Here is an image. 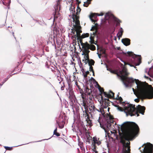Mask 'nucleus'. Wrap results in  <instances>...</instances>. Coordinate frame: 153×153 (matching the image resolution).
Masks as SVG:
<instances>
[{"mask_svg": "<svg viewBox=\"0 0 153 153\" xmlns=\"http://www.w3.org/2000/svg\"><path fill=\"white\" fill-rule=\"evenodd\" d=\"M110 71L111 73L116 74L118 76H120L126 87L132 86V84L135 81L136 88L135 89L132 88V90L134 94L138 98L143 99L146 98L151 99L153 98L152 87L151 86H148L146 83L142 82L138 79L126 76L128 75V74L125 67H123L122 69L117 71L110 70Z\"/></svg>", "mask_w": 153, "mask_h": 153, "instance_id": "1", "label": "nucleus"}, {"mask_svg": "<svg viewBox=\"0 0 153 153\" xmlns=\"http://www.w3.org/2000/svg\"><path fill=\"white\" fill-rule=\"evenodd\" d=\"M118 127L122 131H126L124 138L121 139L120 141L123 145L122 153H130L129 140H132L137 134L139 130V127L135 123L126 122L119 125Z\"/></svg>", "mask_w": 153, "mask_h": 153, "instance_id": "2", "label": "nucleus"}, {"mask_svg": "<svg viewBox=\"0 0 153 153\" xmlns=\"http://www.w3.org/2000/svg\"><path fill=\"white\" fill-rule=\"evenodd\" d=\"M116 98L118 99L120 102L121 103L124 108V112L126 114L127 116L130 115L132 116L137 115V116L138 117L139 116L138 113L143 115L144 114L145 110V107L138 105L136 108L134 105H133L129 103L123 102L122 98L119 97L118 95Z\"/></svg>", "mask_w": 153, "mask_h": 153, "instance_id": "3", "label": "nucleus"}, {"mask_svg": "<svg viewBox=\"0 0 153 153\" xmlns=\"http://www.w3.org/2000/svg\"><path fill=\"white\" fill-rule=\"evenodd\" d=\"M103 110L102 109L100 110V112H101L102 116L101 118H100V117H98V122L100 123L101 127L104 130L106 133H109V132L110 131L111 134L115 135L114 131H112L111 129V128L113 129L114 128H115L114 125L113 118L111 115L103 114L104 113V112H103Z\"/></svg>", "mask_w": 153, "mask_h": 153, "instance_id": "4", "label": "nucleus"}, {"mask_svg": "<svg viewBox=\"0 0 153 153\" xmlns=\"http://www.w3.org/2000/svg\"><path fill=\"white\" fill-rule=\"evenodd\" d=\"M70 7V10L73 19L74 24L73 23V28L75 29L76 34L73 36L72 37L75 39H78L80 37V33L82 32L80 30L81 27L80 25L79 22V16L78 15L81 11V9L79 7L78 5L77 6V9L76 12L75 10V7L73 5H72Z\"/></svg>", "mask_w": 153, "mask_h": 153, "instance_id": "5", "label": "nucleus"}, {"mask_svg": "<svg viewBox=\"0 0 153 153\" xmlns=\"http://www.w3.org/2000/svg\"><path fill=\"white\" fill-rule=\"evenodd\" d=\"M123 54L128 57V61L133 64H136V65H139L140 63L141 57L139 55H137L131 52H128L127 53L122 52Z\"/></svg>", "mask_w": 153, "mask_h": 153, "instance_id": "6", "label": "nucleus"}, {"mask_svg": "<svg viewBox=\"0 0 153 153\" xmlns=\"http://www.w3.org/2000/svg\"><path fill=\"white\" fill-rule=\"evenodd\" d=\"M95 81L97 84V87L98 88L100 91L101 92V93L103 94L105 97L107 98H105V100H107V101H108V98H112L114 97V93H113L112 91H110L108 93L106 92H105L103 88H102L99 85L97 82L95 80Z\"/></svg>", "mask_w": 153, "mask_h": 153, "instance_id": "7", "label": "nucleus"}, {"mask_svg": "<svg viewBox=\"0 0 153 153\" xmlns=\"http://www.w3.org/2000/svg\"><path fill=\"white\" fill-rule=\"evenodd\" d=\"M83 105L85 109V111H83V117H85V120L87 122V125L91 126H92V123L91 121L90 120L88 115L86 111V109H88L87 107L85 105V104L84 103H83Z\"/></svg>", "mask_w": 153, "mask_h": 153, "instance_id": "8", "label": "nucleus"}, {"mask_svg": "<svg viewBox=\"0 0 153 153\" xmlns=\"http://www.w3.org/2000/svg\"><path fill=\"white\" fill-rule=\"evenodd\" d=\"M76 123V126L77 129H78L80 132L81 134H84L86 132V129L85 125H84L83 122L80 120H77Z\"/></svg>", "mask_w": 153, "mask_h": 153, "instance_id": "9", "label": "nucleus"}, {"mask_svg": "<svg viewBox=\"0 0 153 153\" xmlns=\"http://www.w3.org/2000/svg\"><path fill=\"white\" fill-rule=\"evenodd\" d=\"M89 113L91 114L92 117H93V115L98 114V116L100 115V114L99 113V111L95 107L94 104H91L89 105Z\"/></svg>", "mask_w": 153, "mask_h": 153, "instance_id": "10", "label": "nucleus"}, {"mask_svg": "<svg viewBox=\"0 0 153 153\" xmlns=\"http://www.w3.org/2000/svg\"><path fill=\"white\" fill-rule=\"evenodd\" d=\"M59 33V29L56 28H54L53 32H51L49 35V40L50 41L54 40V39L56 37L57 35Z\"/></svg>", "mask_w": 153, "mask_h": 153, "instance_id": "11", "label": "nucleus"}, {"mask_svg": "<svg viewBox=\"0 0 153 153\" xmlns=\"http://www.w3.org/2000/svg\"><path fill=\"white\" fill-rule=\"evenodd\" d=\"M61 0H57V3L56 6L55 7V11L53 13L54 15V20H55L56 19L58 18L59 17L60 18V15L59 13V11L60 10V7L59 6V2Z\"/></svg>", "mask_w": 153, "mask_h": 153, "instance_id": "12", "label": "nucleus"}, {"mask_svg": "<svg viewBox=\"0 0 153 153\" xmlns=\"http://www.w3.org/2000/svg\"><path fill=\"white\" fill-rule=\"evenodd\" d=\"M81 44L82 46V47L83 48H85V51L83 52V53L82 54V55H84L85 58V59L86 60L88 61L89 60L88 53L89 51L87 49L89 45L88 44H87L86 45L82 43H81Z\"/></svg>", "mask_w": 153, "mask_h": 153, "instance_id": "13", "label": "nucleus"}, {"mask_svg": "<svg viewBox=\"0 0 153 153\" xmlns=\"http://www.w3.org/2000/svg\"><path fill=\"white\" fill-rule=\"evenodd\" d=\"M153 146L150 143H147L143 149V153H152Z\"/></svg>", "mask_w": 153, "mask_h": 153, "instance_id": "14", "label": "nucleus"}, {"mask_svg": "<svg viewBox=\"0 0 153 153\" xmlns=\"http://www.w3.org/2000/svg\"><path fill=\"white\" fill-rule=\"evenodd\" d=\"M69 98L70 100V104L71 105L72 108L74 111V108H75L74 104V96L73 95H70L69 97ZM75 108L76 109H78V107H75Z\"/></svg>", "mask_w": 153, "mask_h": 153, "instance_id": "15", "label": "nucleus"}, {"mask_svg": "<svg viewBox=\"0 0 153 153\" xmlns=\"http://www.w3.org/2000/svg\"><path fill=\"white\" fill-rule=\"evenodd\" d=\"M122 42L126 46L129 45L130 44V40L128 38H124L122 39Z\"/></svg>", "mask_w": 153, "mask_h": 153, "instance_id": "16", "label": "nucleus"}, {"mask_svg": "<svg viewBox=\"0 0 153 153\" xmlns=\"http://www.w3.org/2000/svg\"><path fill=\"white\" fill-rule=\"evenodd\" d=\"M97 13H91L89 16V18L92 22H95L96 20L92 19V18L96 19L97 18Z\"/></svg>", "mask_w": 153, "mask_h": 153, "instance_id": "17", "label": "nucleus"}, {"mask_svg": "<svg viewBox=\"0 0 153 153\" xmlns=\"http://www.w3.org/2000/svg\"><path fill=\"white\" fill-rule=\"evenodd\" d=\"M97 30H95V31L93 32V33H91V36H90V42L92 44L94 43V37L96 34Z\"/></svg>", "mask_w": 153, "mask_h": 153, "instance_id": "18", "label": "nucleus"}, {"mask_svg": "<svg viewBox=\"0 0 153 153\" xmlns=\"http://www.w3.org/2000/svg\"><path fill=\"white\" fill-rule=\"evenodd\" d=\"M76 2L78 3V4H79L80 3V1H79L78 0H76ZM92 0H86V2H84V4L83 5L84 7H87L89 4L91 3V1Z\"/></svg>", "mask_w": 153, "mask_h": 153, "instance_id": "19", "label": "nucleus"}, {"mask_svg": "<svg viewBox=\"0 0 153 153\" xmlns=\"http://www.w3.org/2000/svg\"><path fill=\"white\" fill-rule=\"evenodd\" d=\"M123 30L122 27H120L118 33L117 34V36L120 39L121 37L123 32Z\"/></svg>", "mask_w": 153, "mask_h": 153, "instance_id": "20", "label": "nucleus"}, {"mask_svg": "<svg viewBox=\"0 0 153 153\" xmlns=\"http://www.w3.org/2000/svg\"><path fill=\"white\" fill-rule=\"evenodd\" d=\"M54 74L56 76H60L61 75L60 72L57 69H56L54 70Z\"/></svg>", "mask_w": 153, "mask_h": 153, "instance_id": "21", "label": "nucleus"}, {"mask_svg": "<svg viewBox=\"0 0 153 153\" xmlns=\"http://www.w3.org/2000/svg\"><path fill=\"white\" fill-rule=\"evenodd\" d=\"M112 14L110 13H107L105 14V18L106 19H108L112 16Z\"/></svg>", "mask_w": 153, "mask_h": 153, "instance_id": "22", "label": "nucleus"}, {"mask_svg": "<svg viewBox=\"0 0 153 153\" xmlns=\"http://www.w3.org/2000/svg\"><path fill=\"white\" fill-rule=\"evenodd\" d=\"M56 123L57 124H58L59 128H63L64 127V122L62 121V125H60V123H59L58 122V121H56Z\"/></svg>", "mask_w": 153, "mask_h": 153, "instance_id": "23", "label": "nucleus"}, {"mask_svg": "<svg viewBox=\"0 0 153 153\" xmlns=\"http://www.w3.org/2000/svg\"><path fill=\"white\" fill-rule=\"evenodd\" d=\"M88 64L89 66H91L92 65H94V61L93 60H90L89 59L88 60Z\"/></svg>", "mask_w": 153, "mask_h": 153, "instance_id": "24", "label": "nucleus"}, {"mask_svg": "<svg viewBox=\"0 0 153 153\" xmlns=\"http://www.w3.org/2000/svg\"><path fill=\"white\" fill-rule=\"evenodd\" d=\"M78 145L80 147V148L82 149H83V142H81L79 140L78 141Z\"/></svg>", "mask_w": 153, "mask_h": 153, "instance_id": "25", "label": "nucleus"}, {"mask_svg": "<svg viewBox=\"0 0 153 153\" xmlns=\"http://www.w3.org/2000/svg\"><path fill=\"white\" fill-rule=\"evenodd\" d=\"M57 78L58 80V81H60L59 82V83L60 84H61L62 82H64L63 81H62V79L61 78V75L57 76Z\"/></svg>", "mask_w": 153, "mask_h": 153, "instance_id": "26", "label": "nucleus"}, {"mask_svg": "<svg viewBox=\"0 0 153 153\" xmlns=\"http://www.w3.org/2000/svg\"><path fill=\"white\" fill-rule=\"evenodd\" d=\"M114 19L115 21H116L117 22V23L116 24V25L117 26L119 25H120V24L119 23V22H120V20L119 19H118L115 18H114Z\"/></svg>", "mask_w": 153, "mask_h": 153, "instance_id": "27", "label": "nucleus"}, {"mask_svg": "<svg viewBox=\"0 0 153 153\" xmlns=\"http://www.w3.org/2000/svg\"><path fill=\"white\" fill-rule=\"evenodd\" d=\"M62 86L61 87V89L62 90H63L64 89V88L65 87L64 83V82H62V84H61Z\"/></svg>", "mask_w": 153, "mask_h": 153, "instance_id": "28", "label": "nucleus"}, {"mask_svg": "<svg viewBox=\"0 0 153 153\" xmlns=\"http://www.w3.org/2000/svg\"><path fill=\"white\" fill-rule=\"evenodd\" d=\"M82 36L83 38L88 37L89 36V34L88 33H86L83 35Z\"/></svg>", "mask_w": 153, "mask_h": 153, "instance_id": "29", "label": "nucleus"}, {"mask_svg": "<svg viewBox=\"0 0 153 153\" xmlns=\"http://www.w3.org/2000/svg\"><path fill=\"white\" fill-rule=\"evenodd\" d=\"M121 60V61L122 62H123L124 63V64H125V65L128 64V65H129L130 66H131V67H133V65H131V64H130V63H127L126 62H125L124 61H123V60Z\"/></svg>", "mask_w": 153, "mask_h": 153, "instance_id": "30", "label": "nucleus"}, {"mask_svg": "<svg viewBox=\"0 0 153 153\" xmlns=\"http://www.w3.org/2000/svg\"><path fill=\"white\" fill-rule=\"evenodd\" d=\"M53 134L55 135L57 137L59 136L60 135V134L59 133L57 132L55 133L53 132Z\"/></svg>", "mask_w": 153, "mask_h": 153, "instance_id": "31", "label": "nucleus"}, {"mask_svg": "<svg viewBox=\"0 0 153 153\" xmlns=\"http://www.w3.org/2000/svg\"><path fill=\"white\" fill-rule=\"evenodd\" d=\"M90 68H89V71H92V72L93 71H94L93 69V67L91 66H89Z\"/></svg>", "mask_w": 153, "mask_h": 153, "instance_id": "32", "label": "nucleus"}, {"mask_svg": "<svg viewBox=\"0 0 153 153\" xmlns=\"http://www.w3.org/2000/svg\"><path fill=\"white\" fill-rule=\"evenodd\" d=\"M4 147L6 149V150H10L11 149V148H10V147H9L4 146Z\"/></svg>", "mask_w": 153, "mask_h": 153, "instance_id": "33", "label": "nucleus"}, {"mask_svg": "<svg viewBox=\"0 0 153 153\" xmlns=\"http://www.w3.org/2000/svg\"><path fill=\"white\" fill-rule=\"evenodd\" d=\"M78 64H79V67H81V66L82 65V64L80 60L78 61Z\"/></svg>", "mask_w": 153, "mask_h": 153, "instance_id": "34", "label": "nucleus"}, {"mask_svg": "<svg viewBox=\"0 0 153 153\" xmlns=\"http://www.w3.org/2000/svg\"><path fill=\"white\" fill-rule=\"evenodd\" d=\"M97 16H102L103 15V13H101L100 14H98V13H97Z\"/></svg>", "mask_w": 153, "mask_h": 153, "instance_id": "35", "label": "nucleus"}, {"mask_svg": "<svg viewBox=\"0 0 153 153\" xmlns=\"http://www.w3.org/2000/svg\"><path fill=\"white\" fill-rule=\"evenodd\" d=\"M118 110H119L120 111H122V108L121 107H120L118 106Z\"/></svg>", "mask_w": 153, "mask_h": 153, "instance_id": "36", "label": "nucleus"}, {"mask_svg": "<svg viewBox=\"0 0 153 153\" xmlns=\"http://www.w3.org/2000/svg\"><path fill=\"white\" fill-rule=\"evenodd\" d=\"M134 101L136 102H138L139 101V100L138 99H136L134 100Z\"/></svg>", "mask_w": 153, "mask_h": 153, "instance_id": "37", "label": "nucleus"}, {"mask_svg": "<svg viewBox=\"0 0 153 153\" xmlns=\"http://www.w3.org/2000/svg\"><path fill=\"white\" fill-rule=\"evenodd\" d=\"M96 27L95 26L92 27V28L91 29V30H93L94 29H95Z\"/></svg>", "mask_w": 153, "mask_h": 153, "instance_id": "38", "label": "nucleus"}, {"mask_svg": "<svg viewBox=\"0 0 153 153\" xmlns=\"http://www.w3.org/2000/svg\"><path fill=\"white\" fill-rule=\"evenodd\" d=\"M9 77H8L7 78H6V79H5V80H4V82H3V84H2V85H2V84L4 83L7 79H8Z\"/></svg>", "mask_w": 153, "mask_h": 153, "instance_id": "39", "label": "nucleus"}, {"mask_svg": "<svg viewBox=\"0 0 153 153\" xmlns=\"http://www.w3.org/2000/svg\"><path fill=\"white\" fill-rule=\"evenodd\" d=\"M57 128L56 127V128L54 129L53 132H54V133L56 132H57Z\"/></svg>", "mask_w": 153, "mask_h": 153, "instance_id": "40", "label": "nucleus"}, {"mask_svg": "<svg viewBox=\"0 0 153 153\" xmlns=\"http://www.w3.org/2000/svg\"><path fill=\"white\" fill-rule=\"evenodd\" d=\"M144 77L145 78H146V79H149H149H150V78H149L148 76H146V75H145L144 76Z\"/></svg>", "mask_w": 153, "mask_h": 153, "instance_id": "41", "label": "nucleus"}, {"mask_svg": "<svg viewBox=\"0 0 153 153\" xmlns=\"http://www.w3.org/2000/svg\"><path fill=\"white\" fill-rule=\"evenodd\" d=\"M83 74L84 75V76L85 77L87 76V74Z\"/></svg>", "mask_w": 153, "mask_h": 153, "instance_id": "42", "label": "nucleus"}, {"mask_svg": "<svg viewBox=\"0 0 153 153\" xmlns=\"http://www.w3.org/2000/svg\"><path fill=\"white\" fill-rule=\"evenodd\" d=\"M106 67H107V70L110 71V70H111V69H110L109 68H108V67L107 66H106Z\"/></svg>", "mask_w": 153, "mask_h": 153, "instance_id": "43", "label": "nucleus"}, {"mask_svg": "<svg viewBox=\"0 0 153 153\" xmlns=\"http://www.w3.org/2000/svg\"><path fill=\"white\" fill-rule=\"evenodd\" d=\"M72 130H73V131H76V129H75L74 128H73L72 129Z\"/></svg>", "mask_w": 153, "mask_h": 153, "instance_id": "44", "label": "nucleus"}, {"mask_svg": "<svg viewBox=\"0 0 153 153\" xmlns=\"http://www.w3.org/2000/svg\"><path fill=\"white\" fill-rule=\"evenodd\" d=\"M89 73V72L88 71H87L86 72V74H88Z\"/></svg>", "mask_w": 153, "mask_h": 153, "instance_id": "45", "label": "nucleus"}, {"mask_svg": "<svg viewBox=\"0 0 153 153\" xmlns=\"http://www.w3.org/2000/svg\"><path fill=\"white\" fill-rule=\"evenodd\" d=\"M34 50H34V49H32V50H31V52H33L34 51Z\"/></svg>", "mask_w": 153, "mask_h": 153, "instance_id": "46", "label": "nucleus"}, {"mask_svg": "<svg viewBox=\"0 0 153 153\" xmlns=\"http://www.w3.org/2000/svg\"><path fill=\"white\" fill-rule=\"evenodd\" d=\"M92 72L93 73V75L94 76V71H92Z\"/></svg>", "mask_w": 153, "mask_h": 153, "instance_id": "47", "label": "nucleus"}, {"mask_svg": "<svg viewBox=\"0 0 153 153\" xmlns=\"http://www.w3.org/2000/svg\"><path fill=\"white\" fill-rule=\"evenodd\" d=\"M2 3H3V4H4V5H5V4H4V3L3 1H2Z\"/></svg>", "mask_w": 153, "mask_h": 153, "instance_id": "48", "label": "nucleus"}, {"mask_svg": "<svg viewBox=\"0 0 153 153\" xmlns=\"http://www.w3.org/2000/svg\"><path fill=\"white\" fill-rule=\"evenodd\" d=\"M51 138V137L50 138H49L48 139H44V140H48L49 139Z\"/></svg>", "mask_w": 153, "mask_h": 153, "instance_id": "49", "label": "nucleus"}, {"mask_svg": "<svg viewBox=\"0 0 153 153\" xmlns=\"http://www.w3.org/2000/svg\"><path fill=\"white\" fill-rule=\"evenodd\" d=\"M100 142H99V143H98V145H99V144H100Z\"/></svg>", "mask_w": 153, "mask_h": 153, "instance_id": "50", "label": "nucleus"}, {"mask_svg": "<svg viewBox=\"0 0 153 153\" xmlns=\"http://www.w3.org/2000/svg\"><path fill=\"white\" fill-rule=\"evenodd\" d=\"M94 49H95V47L94 46Z\"/></svg>", "mask_w": 153, "mask_h": 153, "instance_id": "51", "label": "nucleus"}, {"mask_svg": "<svg viewBox=\"0 0 153 153\" xmlns=\"http://www.w3.org/2000/svg\"><path fill=\"white\" fill-rule=\"evenodd\" d=\"M101 98H102V100H103V98H102V97Z\"/></svg>", "mask_w": 153, "mask_h": 153, "instance_id": "52", "label": "nucleus"}, {"mask_svg": "<svg viewBox=\"0 0 153 153\" xmlns=\"http://www.w3.org/2000/svg\"><path fill=\"white\" fill-rule=\"evenodd\" d=\"M114 125H116V123H115Z\"/></svg>", "mask_w": 153, "mask_h": 153, "instance_id": "53", "label": "nucleus"}, {"mask_svg": "<svg viewBox=\"0 0 153 153\" xmlns=\"http://www.w3.org/2000/svg\"><path fill=\"white\" fill-rule=\"evenodd\" d=\"M99 58H100V56L99 55Z\"/></svg>", "mask_w": 153, "mask_h": 153, "instance_id": "54", "label": "nucleus"}, {"mask_svg": "<svg viewBox=\"0 0 153 153\" xmlns=\"http://www.w3.org/2000/svg\"><path fill=\"white\" fill-rule=\"evenodd\" d=\"M148 74H149V72H148Z\"/></svg>", "mask_w": 153, "mask_h": 153, "instance_id": "55", "label": "nucleus"}, {"mask_svg": "<svg viewBox=\"0 0 153 153\" xmlns=\"http://www.w3.org/2000/svg\"><path fill=\"white\" fill-rule=\"evenodd\" d=\"M94 141H95V140L94 139Z\"/></svg>", "mask_w": 153, "mask_h": 153, "instance_id": "56", "label": "nucleus"}, {"mask_svg": "<svg viewBox=\"0 0 153 153\" xmlns=\"http://www.w3.org/2000/svg\"><path fill=\"white\" fill-rule=\"evenodd\" d=\"M13 33V34H14V33Z\"/></svg>", "mask_w": 153, "mask_h": 153, "instance_id": "57", "label": "nucleus"}, {"mask_svg": "<svg viewBox=\"0 0 153 153\" xmlns=\"http://www.w3.org/2000/svg\"><path fill=\"white\" fill-rule=\"evenodd\" d=\"M21 26H22V25H21Z\"/></svg>", "mask_w": 153, "mask_h": 153, "instance_id": "58", "label": "nucleus"}, {"mask_svg": "<svg viewBox=\"0 0 153 153\" xmlns=\"http://www.w3.org/2000/svg\"><path fill=\"white\" fill-rule=\"evenodd\" d=\"M133 67H134V68H135V67H134V66H133Z\"/></svg>", "mask_w": 153, "mask_h": 153, "instance_id": "59", "label": "nucleus"}, {"mask_svg": "<svg viewBox=\"0 0 153 153\" xmlns=\"http://www.w3.org/2000/svg\"><path fill=\"white\" fill-rule=\"evenodd\" d=\"M133 67H134V68H135V67H134V66H133Z\"/></svg>", "mask_w": 153, "mask_h": 153, "instance_id": "60", "label": "nucleus"}]
</instances>
